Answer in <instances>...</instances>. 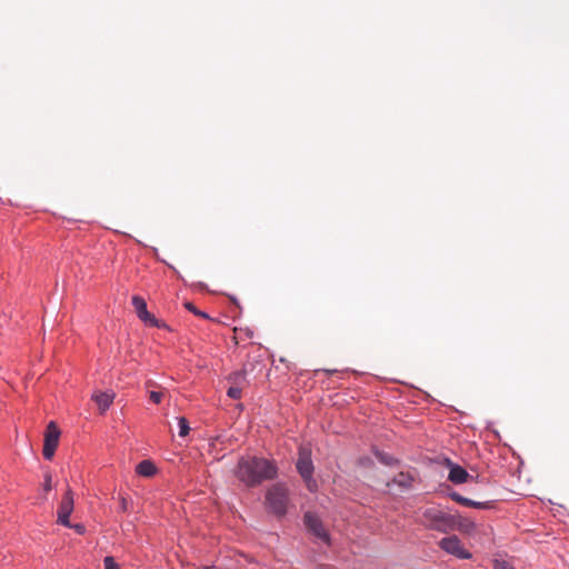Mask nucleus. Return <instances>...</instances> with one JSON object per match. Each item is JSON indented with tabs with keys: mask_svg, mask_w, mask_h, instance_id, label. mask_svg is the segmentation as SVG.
Returning a JSON list of instances; mask_svg holds the SVG:
<instances>
[{
	"mask_svg": "<svg viewBox=\"0 0 569 569\" xmlns=\"http://www.w3.org/2000/svg\"><path fill=\"white\" fill-rule=\"evenodd\" d=\"M297 470L306 481V485L310 491L316 490L317 483L312 478L313 465L311 460V451L308 448L301 447L299 449V457L297 461Z\"/></svg>",
	"mask_w": 569,
	"mask_h": 569,
	"instance_id": "20e7f679",
	"label": "nucleus"
},
{
	"mask_svg": "<svg viewBox=\"0 0 569 569\" xmlns=\"http://www.w3.org/2000/svg\"><path fill=\"white\" fill-rule=\"evenodd\" d=\"M495 569H515L508 560L505 559H495L493 560Z\"/></svg>",
	"mask_w": 569,
	"mask_h": 569,
	"instance_id": "a211bd4d",
	"label": "nucleus"
},
{
	"mask_svg": "<svg viewBox=\"0 0 569 569\" xmlns=\"http://www.w3.org/2000/svg\"><path fill=\"white\" fill-rule=\"evenodd\" d=\"M70 528L74 529L79 535H83L86 532V527L82 523L71 525Z\"/></svg>",
	"mask_w": 569,
	"mask_h": 569,
	"instance_id": "393cba45",
	"label": "nucleus"
},
{
	"mask_svg": "<svg viewBox=\"0 0 569 569\" xmlns=\"http://www.w3.org/2000/svg\"><path fill=\"white\" fill-rule=\"evenodd\" d=\"M227 395L232 399H240L241 398V387L240 386H231Z\"/></svg>",
	"mask_w": 569,
	"mask_h": 569,
	"instance_id": "412c9836",
	"label": "nucleus"
},
{
	"mask_svg": "<svg viewBox=\"0 0 569 569\" xmlns=\"http://www.w3.org/2000/svg\"><path fill=\"white\" fill-rule=\"evenodd\" d=\"M132 306L136 309V312L141 321L144 323L156 327V328H164V322L158 320L153 315H151L147 309L146 300L140 296H133L131 299Z\"/></svg>",
	"mask_w": 569,
	"mask_h": 569,
	"instance_id": "0eeeda50",
	"label": "nucleus"
},
{
	"mask_svg": "<svg viewBox=\"0 0 569 569\" xmlns=\"http://www.w3.org/2000/svg\"><path fill=\"white\" fill-rule=\"evenodd\" d=\"M412 481H413L412 476L407 472H399L392 479V483H395L398 487H401L403 489H409L412 486Z\"/></svg>",
	"mask_w": 569,
	"mask_h": 569,
	"instance_id": "4468645a",
	"label": "nucleus"
},
{
	"mask_svg": "<svg viewBox=\"0 0 569 569\" xmlns=\"http://www.w3.org/2000/svg\"><path fill=\"white\" fill-rule=\"evenodd\" d=\"M162 396L163 393L160 392V391H150L149 392V399L153 402V403H160L161 400H162Z\"/></svg>",
	"mask_w": 569,
	"mask_h": 569,
	"instance_id": "b1692460",
	"label": "nucleus"
},
{
	"mask_svg": "<svg viewBox=\"0 0 569 569\" xmlns=\"http://www.w3.org/2000/svg\"><path fill=\"white\" fill-rule=\"evenodd\" d=\"M450 531H459L465 535H470L476 530V523L468 517L459 513H451Z\"/></svg>",
	"mask_w": 569,
	"mask_h": 569,
	"instance_id": "9d476101",
	"label": "nucleus"
},
{
	"mask_svg": "<svg viewBox=\"0 0 569 569\" xmlns=\"http://www.w3.org/2000/svg\"><path fill=\"white\" fill-rule=\"evenodd\" d=\"M120 508H121V511H123V512L128 511V501L124 497H121V499H120Z\"/></svg>",
	"mask_w": 569,
	"mask_h": 569,
	"instance_id": "a878e982",
	"label": "nucleus"
},
{
	"mask_svg": "<svg viewBox=\"0 0 569 569\" xmlns=\"http://www.w3.org/2000/svg\"><path fill=\"white\" fill-rule=\"evenodd\" d=\"M450 498L453 501H456L457 503L462 505L465 507H469V508L489 509L491 507V503L489 501H485V502L473 501V500L466 498L457 492L450 493Z\"/></svg>",
	"mask_w": 569,
	"mask_h": 569,
	"instance_id": "f8f14e48",
	"label": "nucleus"
},
{
	"mask_svg": "<svg viewBox=\"0 0 569 569\" xmlns=\"http://www.w3.org/2000/svg\"><path fill=\"white\" fill-rule=\"evenodd\" d=\"M278 469L276 465L264 458L243 457L239 460L236 476L248 487H256L266 480L277 477Z\"/></svg>",
	"mask_w": 569,
	"mask_h": 569,
	"instance_id": "f257e3e1",
	"label": "nucleus"
},
{
	"mask_svg": "<svg viewBox=\"0 0 569 569\" xmlns=\"http://www.w3.org/2000/svg\"><path fill=\"white\" fill-rule=\"evenodd\" d=\"M178 425H179V436L180 437H186L189 433V431H190V427H189L188 420L184 417H180L178 419Z\"/></svg>",
	"mask_w": 569,
	"mask_h": 569,
	"instance_id": "dca6fc26",
	"label": "nucleus"
},
{
	"mask_svg": "<svg viewBox=\"0 0 569 569\" xmlns=\"http://www.w3.org/2000/svg\"><path fill=\"white\" fill-rule=\"evenodd\" d=\"M60 430L54 421H50L44 431L43 450L44 459L51 460L59 445Z\"/></svg>",
	"mask_w": 569,
	"mask_h": 569,
	"instance_id": "39448f33",
	"label": "nucleus"
},
{
	"mask_svg": "<svg viewBox=\"0 0 569 569\" xmlns=\"http://www.w3.org/2000/svg\"><path fill=\"white\" fill-rule=\"evenodd\" d=\"M303 520L309 532L315 535L321 541L327 543L329 542V535L321 520L315 513L306 512Z\"/></svg>",
	"mask_w": 569,
	"mask_h": 569,
	"instance_id": "1a4fd4ad",
	"label": "nucleus"
},
{
	"mask_svg": "<svg viewBox=\"0 0 569 569\" xmlns=\"http://www.w3.org/2000/svg\"><path fill=\"white\" fill-rule=\"evenodd\" d=\"M266 502L269 509L278 515L283 516L287 511L288 490L281 483L273 485L266 495Z\"/></svg>",
	"mask_w": 569,
	"mask_h": 569,
	"instance_id": "7ed1b4c3",
	"label": "nucleus"
},
{
	"mask_svg": "<svg viewBox=\"0 0 569 569\" xmlns=\"http://www.w3.org/2000/svg\"><path fill=\"white\" fill-rule=\"evenodd\" d=\"M114 396L116 395L112 391L96 392L92 395V400H94V402L98 405L100 412L104 413L112 405Z\"/></svg>",
	"mask_w": 569,
	"mask_h": 569,
	"instance_id": "9b49d317",
	"label": "nucleus"
},
{
	"mask_svg": "<svg viewBox=\"0 0 569 569\" xmlns=\"http://www.w3.org/2000/svg\"><path fill=\"white\" fill-rule=\"evenodd\" d=\"M469 477L470 476L467 472V470L458 465L451 466V468L449 470V475H448V479L451 482L457 483V485L467 482Z\"/></svg>",
	"mask_w": 569,
	"mask_h": 569,
	"instance_id": "ddd939ff",
	"label": "nucleus"
},
{
	"mask_svg": "<svg viewBox=\"0 0 569 569\" xmlns=\"http://www.w3.org/2000/svg\"><path fill=\"white\" fill-rule=\"evenodd\" d=\"M184 307H186V309H188L190 312L194 313L196 316H199L204 319L209 318V316L206 312L197 309V307L192 302H186Z\"/></svg>",
	"mask_w": 569,
	"mask_h": 569,
	"instance_id": "f3484780",
	"label": "nucleus"
},
{
	"mask_svg": "<svg viewBox=\"0 0 569 569\" xmlns=\"http://www.w3.org/2000/svg\"><path fill=\"white\" fill-rule=\"evenodd\" d=\"M199 569H216V568L214 567L206 566V567H202V568H199Z\"/></svg>",
	"mask_w": 569,
	"mask_h": 569,
	"instance_id": "bb28decb",
	"label": "nucleus"
},
{
	"mask_svg": "<svg viewBox=\"0 0 569 569\" xmlns=\"http://www.w3.org/2000/svg\"><path fill=\"white\" fill-rule=\"evenodd\" d=\"M376 457L380 462H382L387 466L392 465L395 461V459L392 457L388 456L387 453L380 452V451H376Z\"/></svg>",
	"mask_w": 569,
	"mask_h": 569,
	"instance_id": "6ab92c4d",
	"label": "nucleus"
},
{
	"mask_svg": "<svg viewBox=\"0 0 569 569\" xmlns=\"http://www.w3.org/2000/svg\"><path fill=\"white\" fill-rule=\"evenodd\" d=\"M229 380L234 385L239 386L244 380V373L243 372H233L229 376Z\"/></svg>",
	"mask_w": 569,
	"mask_h": 569,
	"instance_id": "aec40b11",
	"label": "nucleus"
},
{
	"mask_svg": "<svg viewBox=\"0 0 569 569\" xmlns=\"http://www.w3.org/2000/svg\"><path fill=\"white\" fill-rule=\"evenodd\" d=\"M73 505H74L73 492L70 488H68L67 491L64 492V495L61 499V502L59 505V508H58V512H57L58 523H60L64 527H71L69 517L73 511Z\"/></svg>",
	"mask_w": 569,
	"mask_h": 569,
	"instance_id": "6e6552de",
	"label": "nucleus"
},
{
	"mask_svg": "<svg viewBox=\"0 0 569 569\" xmlns=\"http://www.w3.org/2000/svg\"><path fill=\"white\" fill-rule=\"evenodd\" d=\"M439 547L449 555H452L459 559H470L471 552L465 549L460 539L457 536H450L442 538L439 541Z\"/></svg>",
	"mask_w": 569,
	"mask_h": 569,
	"instance_id": "423d86ee",
	"label": "nucleus"
},
{
	"mask_svg": "<svg viewBox=\"0 0 569 569\" xmlns=\"http://www.w3.org/2000/svg\"><path fill=\"white\" fill-rule=\"evenodd\" d=\"M419 523L428 530L441 533L450 532L451 513L445 512L439 507H428L421 511Z\"/></svg>",
	"mask_w": 569,
	"mask_h": 569,
	"instance_id": "f03ea898",
	"label": "nucleus"
},
{
	"mask_svg": "<svg viewBox=\"0 0 569 569\" xmlns=\"http://www.w3.org/2000/svg\"><path fill=\"white\" fill-rule=\"evenodd\" d=\"M137 473L142 477H151L156 473V467L150 460H143L137 466Z\"/></svg>",
	"mask_w": 569,
	"mask_h": 569,
	"instance_id": "2eb2a0df",
	"label": "nucleus"
},
{
	"mask_svg": "<svg viewBox=\"0 0 569 569\" xmlns=\"http://www.w3.org/2000/svg\"><path fill=\"white\" fill-rule=\"evenodd\" d=\"M104 569H120L114 559L110 556L103 559Z\"/></svg>",
	"mask_w": 569,
	"mask_h": 569,
	"instance_id": "4be33fe9",
	"label": "nucleus"
},
{
	"mask_svg": "<svg viewBox=\"0 0 569 569\" xmlns=\"http://www.w3.org/2000/svg\"><path fill=\"white\" fill-rule=\"evenodd\" d=\"M43 491L49 492L52 489V477L51 473H44Z\"/></svg>",
	"mask_w": 569,
	"mask_h": 569,
	"instance_id": "5701e85b",
	"label": "nucleus"
}]
</instances>
